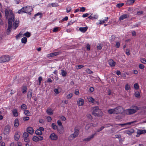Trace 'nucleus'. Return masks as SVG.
<instances>
[{"label": "nucleus", "mask_w": 146, "mask_h": 146, "mask_svg": "<svg viewBox=\"0 0 146 146\" xmlns=\"http://www.w3.org/2000/svg\"><path fill=\"white\" fill-rule=\"evenodd\" d=\"M5 16L7 18L9 17L8 22V28L7 29V34L9 35L11 30L12 26V22L14 21V17L12 11L11 10L6 9L5 10Z\"/></svg>", "instance_id": "obj_1"}, {"label": "nucleus", "mask_w": 146, "mask_h": 146, "mask_svg": "<svg viewBox=\"0 0 146 146\" xmlns=\"http://www.w3.org/2000/svg\"><path fill=\"white\" fill-rule=\"evenodd\" d=\"M92 114L95 116L101 117L102 116V113L101 110L99 109L98 106H96L92 108Z\"/></svg>", "instance_id": "obj_2"}, {"label": "nucleus", "mask_w": 146, "mask_h": 146, "mask_svg": "<svg viewBox=\"0 0 146 146\" xmlns=\"http://www.w3.org/2000/svg\"><path fill=\"white\" fill-rule=\"evenodd\" d=\"M139 108L136 106H132L130 109H127L125 110V113L127 115H130L136 113L139 110Z\"/></svg>", "instance_id": "obj_3"}, {"label": "nucleus", "mask_w": 146, "mask_h": 146, "mask_svg": "<svg viewBox=\"0 0 146 146\" xmlns=\"http://www.w3.org/2000/svg\"><path fill=\"white\" fill-rule=\"evenodd\" d=\"M31 8L30 6H26L23 7L21 9L18 11L19 13H29L31 11Z\"/></svg>", "instance_id": "obj_4"}, {"label": "nucleus", "mask_w": 146, "mask_h": 146, "mask_svg": "<svg viewBox=\"0 0 146 146\" xmlns=\"http://www.w3.org/2000/svg\"><path fill=\"white\" fill-rule=\"evenodd\" d=\"M9 60V57L8 56H3L0 57V62L2 63L8 62Z\"/></svg>", "instance_id": "obj_5"}, {"label": "nucleus", "mask_w": 146, "mask_h": 146, "mask_svg": "<svg viewBox=\"0 0 146 146\" xmlns=\"http://www.w3.org/2000/svg\"><path fill=\"white\" fill-rule=\"evenodd\" d=\"M137 122V121L136 120H135L130 122L126 123H125L115 124L114 125V126H116V127H117L119 125H121L122 126H126L128 125H133L135 123Z\"/></svg>", "instance_id": "obj_6"}, {"label": "nucleus", "mask_w": 146, "mask_h": 146, "mask_svg": "<svg viewBox=\"0 0 146 146\" xmlns=\"http://www.w3.org/2000/svg\"><path fill=\"white\" fill-rule=\"evenodd\" d=\"M114 109L115 113L116 114L121 113L123 112V111L122 107L120 106Z\"/></svg>", "instance_id": "obj_7"}, {"label": "nucleus", "mask_w": 146, "mask_h": 146, "mask_svg": "<svg viewBox=\"0 0 146 146\" xmlns=\"http://www.w3.org/2000/svg\"><path fill=\"white\" fill-rule=\"evenodd\" d=\"M96 132H95L94 134L91 135L90 136H89L87 138L84 139H83V140L87 141H89L91 139H92L94 137V136H96Z\"/></svg>", "instance_id": "obj_8"}, {"label": "nucleus", "mask_w": 146, "mask_h": 146, "mask_svg": "<svg viewBox=\"0 0 146 146\" xmlns=\"http://www.w3.org/2000/svg\"><path fill=\"white\" fill-rule=\"evenodd\" d=\"M49 137L52 140H56L58 138L57 135L54 133L51 134Z\"/></svg>", "instance_id": "obj_9"}, {"label": "nucleus", "mask_w": 146, "mask_h": 146, "mask_svg": "<svg viewBox=\"0 0 146 146\" xmlns=\"http://www.w3.org/2000/svg\"><path fill=\"white\" fill-rule=\"evenodd\" d=\"M146 133V131L145 130H138L137 132V134L136 135V136L137 137H139V135L143 133Z\"/></svg>", "instance_id": "obj_10"}, {"label": "nucleus", "mask_w": 146, "mask_h": 146, "mask_svg": "<svg viewBox=\"0 0 146 146\" xmlns=\"http://www.w3.org/2000/svg\"><path fill=\"white\" fill-rule=\"evenodd\" d=\"M10 129V127L7 125L5 127V129L4 131V134L7 135L9 134Z\"/></svg>", "instance_id": "obj_11"}, {"label": "nucleus", "mask_w": 146, "mask_h": 146, "mask_svg": "<svg viewBox=\"0 0 146 146\" xmlns=\"http://www.w3.org/2000/svg\"><path fill=\"white\" fill-rule=\"evenodd\" d=\"M134 131V129H131L129 130H127L124 131V133H125L128 134L129 135H132Z\"/></svg>", "instance_id": "obj_12"}, {"label": "nucleus", "mask_w": 146, "mask_h": 146, "mask_svg": "<svg viewBox=\"0 0 146 146\" xmlns=\"http://www.w3.org/2000/svg\"><path fill=\"white\" fill-rule=\"evenodd\" d=\"M27 133L32 135L34 133V130L33 128L31 127H29L27 128Z\"/></svg>", "instance_id": "obj_13"}, {"label": "nucleus", "mask_w": 146, "mask_h": 146, "mask_svg": "<svg viewBox=\"0 0 146 146\" xmlns=\"http://www.w3.org/2000/svg\"><path fill=\"white\" fill-rule=\"evenodd\" d=\"M84 100L83 99L79 98V100L77 102V104L78 106H81L83 105Z\"/></svg>", "instance_id": "obj_14"}, {"label": "nucleus", "mask_w": 146, "mask_h": 146, "mask_svg": "<svg viewBox=\"0 0 146 146\" xmlns=\"http://www.w3.org/2000/svg\"><path fill=\"white\" fill-rule=\"evenodd\" d=\"M128 17L129 16L127 14H123L119 17V20L120 21H121L125 19L128 18Z\"/></svg>", "instance_id": "obj_15"}, {"label": "nucleus", "mask_w": 146, "mask_h": 146, "mask_svg": "<svg viewBox=\"0 0 146 146\" xmlns=\"http://www.w3.org/2000/svg\"><path fill=\"white\" fill-rule=\"evenodd\" d=\"M108 62L109 65L111 67L114 66L116 64V62L112 59L109 60Z\"/></svg>", "instance_id": "obj_16"}, {"label": "nucleus", "mask_w": 146, "mask_h": 146, "mask_svg": "<svg viewBox=\"0 0 146 146\" xmlns=\"http://www.w3.org/2000/svg\"><path fill=\"white\" fill-rule=\"evenodd\" d=\"M58 132L61 134H62L64 132V128L63 126L58 127L57 129Z\"/></svg>", "instance_id": "obj_17"}, {"label": "nucleus", "mask_w": 146, "mask_h": 146, "mask_svg": "<svg viewBox=\"0 0 146 146\" xmlns=\"http://www.w3.org/2000/svg\"><path fill=\"white\" fill-rule=\"evenodd\" d=\"M18 132H16L14 135V139L15 140L18 141L20 138V136Z\"/></svg>", "instance_id": "obj_18"}, {"label": "nucleus", "mask_w": 146, "mask_h": 146, "mask_svg": "<svg viewBox=\"0 0 146 146\" xmlns=\"http://www.w3.org/2000/svg\"><path fill=\"white\" fill-rule=\"evenodd\" d=\"M134 0H127L126 1V4L127 5H132L135 2Z\"/></svg>", "instance_id": "obj_19"}, {"label": "nucleus", "mask_w": 146, "mask_h": 146, "mask_svg": "<svg viewBox=\"0 0 146 146\" xmlns=\"http://www.w3.org/2000/svg\"><path fill=\"white\" fill-rule=\"evenodd\" d=\"M32 90H29V91L28 92L27 97L29 99H31L32 96Z\"/></svg>", "instance_id": "obj_20"}, {"label": "nucleus", "mask_w": 146, "mask_h": 146, "mask_svg": "<svg viewBox=\"0 0 146 146\" xmlns=\"http://www.w3.org/2000/svg\"><path fill=\"white\" fill-rule=\"evenodd\" d=\"M88 27H80L79 28V30L81 32L85 33L87 30Z\"/></svg>", "instance_id": "obj_21"}, {"label": "nucleus", "mask_w": 146, "mask_h": 146, "mask_svg": "<svg viewBox=\"0 0 146 146\" xmlns=\"http://www.w3.org/2000/svg\"><path fill=\"white\" fill-rule=\"evenodd\" d=\"M12 113L13 115L15 117H17L18 115V113L17 112V110L16 109H13L12 110Z\"/></svg>", "instance_id": "obj_22"}, {"label": "nucleus", "mask_w": 146, "mask_h": 146, "mask_svg": "<svg viewBox=\"0 0 146 146\" xmlns=\"http://www.w3.org/2000/svg\"><path fill=\"white\" fill-rule=\"evenodd\" d=\"M13 25L14 26L13 29H15L19 25V21H17V20H16L14 23L13 24Z\"/></svg>", "instance_id": "obj_23"}, {"label": "nucleus", "mask_w": 146, "mask_h": 146, "mask_svg": "<svg viewBox=\"0 0 146 146\" xmlns=\"http://www.w3.org/2000/svg\"><path fill=\"white\" fill-rule=\"evenodd\" d=\"M76 135L74 134L73 133L72 134L70 135L69 137V140L70 141H71L72 140H73L74 138L77 137Z\"/></svg>", "instance_id": "obj_24"}, {"label": "nucleus", "mask_w": 146, "mask_h": 146, "mask_svg": "<svg viewBox=\"0 0 146 146\" xmlns=\"http://www.w3.org/2000/svg\"><path fill=\"white\" fill-rule=\"evenodd\" d=\"M46 112L47 114L49 115H51L53 114L52 110L50 108H48L46 110Z\"/></svg>", "instance_id": "obj_25"}, {"label": "nucleus", "mask_w": 146, "mask_h": 146, "mask_svg": "<svg viewBox=\"0 0 146 146\" xmlns=\"http://www.w3.org/2000/svg\"><path fill=\"white\" fill-rule=\"evenodd\" d=\"M27 90V87L26 86H23L22 88V93L23 94H25L26 93Z\"/></svg>", "instance_id": "obj_26"}, {"label": "nucleus", "mask_w": 146, "mask_h": 146, "mask_svg": "<svg viewBox=\"0 0 146 146\" xmlns=\"http://www.w3.org/2000/svg\"><path fill=\"white\" fill-rule=\"evenodd\" d=\"M108 112L110 114L115 113V109H109L108 110Z\"/></svg>", "instance_id": "obj_27"}, {"label": "nucleus", "mask_w": 146, "mask_h": 146, "mask_svg": "<svg viewBox=\"0 0 146 146\" xmlns=\"http://www.w3.org/2000/svg\"><path fill=\"white\" fill-rule=\"evenodd\" d=\"M93 126V123L88 124L85 126V129L86 130H88L90 128V127Z\"/></svg>", "instance_id": "obj_28"}, {"label": "nucleus", "mask_w": 146, "mask_h": 146, "mask_svg": "<svg viewBox=\"0 0 146 146\" xmlns=\"http://www.w3.org/2000/svg\"><path fill=\"white\" fill-rule=\"evenodd\" d=\"M19 121L18 119H15L14 121V126L15 127H17L19 126Z\"/></svg>", "instance_id": "obj_29"}, {"label": "nucleus", "mask_w": 146, "mask_h": 146, "mask_svg": "<svg viewBox=\"0 0 146 146\" xmlns=\"http://www.w3.org/2000/svg\"><path fill=\"white\" fill-rule=\"evenodd\" d=\"M36 134L38 135H40L42 134V132L39 129H37L35 131Z\"/></svg>", "instance_id": "obj_30"}, {"label": "nucleus", "mask_w": 146, "mask_h": 146, "mask_svg": "<svg viewBox=\"0 0 146 146\" xmlns=\"http://www.w3.org/2000/svg\"><path fill=\"white\" fill-rule=\"evenodd\" d=\"M27 41V39L26 37H23L21 39V42L22 43L25 44Z\"/></svg>", "instance_id": "obj_31"}, {"label": "nucleus", "mask_w": 146, "mask_h": 146, "mask_svg": "<svg viewBox=\"0 0 146 146\" xmlns=\"http://www.w3.org/2000/svg\"><path fill=\"white\" fill-rule=\"evenodd\" d=\"M31 35V33L28 32H27L26 33L24 34L23 36H25L27 37H29Z\"/></svg>", "instance_id": "obj_32"}, {"label": "nucleus", "mask_w": 146, "mask_h": 146, "mask_svg": "<svg viewBox=\"0 0 146 146\" xmlns=\"http://www.w3.org/2000/svg\"><path fill=\"white\" fill-rule=\"evenodd\" d=\"M88 101L92 103H93L94 101V99L92 97H88Z\"/></svg>", "instance_id": "obj_33"}, {"label": "nucleus", "mask_w": 146, "mask_h": 146, "mask_svg": "<svg viewBox=\"0 0 146 146\" xmlns=\"http://www.w3.org/2000/svg\"><path fill=\"white\" fill-rule=\"evenodd\" d=\"M79 133V130L76 129H74V132L73 133L74 134L76 135V136H77Z\"/></svg>", "instance_id": "obj_34"}, {"label": "nucleus", "mask_w": 146, "mask_h": 146, "mask_svg": "<svg viewBox=\"0 0 146 146\" xmlns=\"http://www.w3.org/2000/svg\"><path fill=\"white\" fill-rule=\"evenodd\" d=\"M27 106L25 104H23L21 106V108L23 110H25L27 109Z\"/></svg>", "instance_id": "obj_35"}, {"label": "nucleus", "mask_w": 146, "mask_h": 146, "mask_svg": "<svg viewBox=\"0 0 146 146\" xmlns=\"http://www.w3.org/2000/svg\"><path fill=\"white\" fill-rule=\"evenodd\" d=\"M23 136L24 138H26L29 137V135L27 133L25 132L23 133Z\"/></svg>", "instance_id": "obj_36"}, {"label": "nucleus", "mask_w": 146, "mask_h": 146, "mask_svg": "<svg viewBox=\"0 0 146 146\" xmlns=\"http://www.w3.org/2000/svg\"><path fill=\"white\" fill-rule=\"evenodd\" d=\"M102 47V44H98L97 45V48L98 50H100Z\"/></svg>", "instance_id": "obj_37"}, {"label": "nucleus", "mask_w": 146, "mask_h": 146, "mask_svg": "<svg viewBox=\"0 0 146 146\" xmlns=\"http://www.w3.org/2000/svg\"><path fill=\"white\" fill-rule=\"evenodd\" d=\"M88 18L89 19H96L98 18V17L96 15H95L93 17L91 15L90 16H89Z\"/></svg>", "instance_id": "obj_38"}, {"label": "nucleus", "mask_w": 146, "mask_h": 146, "mask_svg": "<svg viewBox=\"0 0 146 146\" xmlns=\"http://www.w3.org/2000/svg\"><path fill=\"white\" fill-rule=\"evenodd\" d=\"M107 125H106L105 127L104 126H102L97 131V132H99L100 131H102L104 127H109V126H106Z\"/></svg>", "instance_id": "obj_39"}, {"label": "nucleus", "mask_w": 146, "mask_h": 146, "mask_svg": "<svg viewBox=\"0 0 146 146\" xmlns=\"http://www.w3.org/2000/svg\"><path fill=\"white\" fill-rule=\"evenodd\" d=\"M52 127L54 130L57 129L58 128L57 126L54 123H52Z\"/></svg>", "instance_id": "obj_40"}, {"label": "nucleus", "mask_w": 146, "mask_h": 146, "mask_svg": "<svg viewBox=\"0 0 146 146\" xmlns=\"http://www.w3.org/2000/svg\"><path fill=\"white\" fill-rule=\"evenodd\" d=\"M24 113L27 116H29V115L30 113L29 111V110H24Z\"/></svg>", "instance_id": "obj_41"}, {"label": "nucleus", "mask_w": 146, "mask_h": 146, "mask_svg": "<svg viewBox=\"0 0 146 146\" xmlns=\"http://www.w3.org/2000/svg\"><path fill=\"white\" fill-rule=\"evenodd\" d=\"M67 73L66 71L63 70H62L61 74L63 76H66Z\"/></svg>", "instance_id": "obj_42"}, {"label": "nucleus", "mask_w": 146, "mask_h": 146, "mask_svg": "<svg viewBox=\"0 0 146 146\" xmlns=\"http://www.w3.org/2000/svg\"><path fill=\"white\" fill-rule=\"evenodd\" d=\"M116 37L114 35L111 36V38L110 39V40L111 42H113L115 39Z\"/></svg>", "instance_id": "obj_43"}, {"label": "nucleus", "mask_w": 146, "mask_h": 146, "mask_svg": "<svg viewBox=\"0 0 146 146\" xmlns=\"http://www.w3.org/2000/svg\"><path fill=\"white\" fill-rule=\"evenodd\" d=\"M33 140L35 141H37L39 140V139L38 137L34 136L33 137Z\"/></svg>", "instance_id": "obj_44"}, {"label": "nucleus", "mask_w": 146, "mask_h": 146, "mask_svg": "<svg viewBox=\"0 0 146 146\" xmlns=\"http://www.w3.org/2000/svg\"><path fill=\"white\" fill-rule=\"evenodd\" d=\"M83 67H84V66L81 65H79L76 66V68L77 70L81 69Z\"/></svg>", "instance_id": "obj_45"}, {"label": "nucleus", "mask_w": 146, "mask_h": 146, "mask_svg": "<svg viewBox=\"0 0 146 146\" xmlns=\"http://www.w3.org/2000/svg\"><path fill=\"white\" fill-rule=\"evenodd\" d=\"M60 53V52H54L52 53V56H56L58 55Z\"/></svg>", "instance_id": "obj_46"}, {"label": "nucleus", "mask_w": 146, "mask_h": 146, "mask_svg": "<svg viewBox=\"0 0 146 146\" xmlns=\"http://www.w3.org/2000/svg\"><path fill=\"white\" fill-rule=\"evenodd\" d=\"M73 96V94L72 93L70 94H68L66 97V98L67 99H69L71 98Z\"/></svg>", "instance_id": "obj_47"}, {"label": "nucleus", "mask_w": 146, "mask_h": 146, "mask_svg": "<svg viewBox=\"0 0 146 146\" xmlns=\"http://www.w3.org/2000/svg\"><path fill=\"white\" fill-rule=\"evenodd\" d=\"M86 72L88 74H92L93 73V72L91 71L90 69L89 68H87L86 70Z\"/></svg>", "instance_id": "obj_48"}, {"label": "nucleus", "mask_w": 146, "mask_h": 146, "mask_svg": "<svg viewBox=\"0 0 146 146\" xmlns=\"http://www.w3.org/2000/svg\"><path fill=\"white\" fill-rule=\"evenodd\" d=\"M124 5V4L123 3H118L117 5L116 6L118 8H120L123 6Z\"/></svg>", "instance_id": "obj_49"}, {"label": "nucleus", "mask_w": 146, "mask_h": 146, "mask_svg": "<svg viewBox=\"0 0 146 146\" xmlns=\"http://www.w3.org/2000/svg\"><path fill=\"white\" fill-rule=\"evenodd\" d=\"M130 88V86L128 84H127L125 85V89L126 90H127L129 89Z\"/></svg>", "instance_id": "obj_50"}, {"label": "nucleus", "mask_w": 146, "mask_h": 146, "mask_svg": "<svg viewBox=\"0 0 146 146\" xmlns=\"http://www.w3.org/2000/svg\"><path fill=\"white\" fill-rule=\"evenodd\" d=\"M134 87L135 89H138L139 88L138 84L137 83H135L134 85Z\"/></svg>", "instance_id": "obj_51"}, {"label": "nucleus", "mask_w": 146, "mask_h": 146, "mask_svg": "<svg viewBox=\"0 0 146 146\" xmlns=\"http://www.w3.org/2000/svg\"><path fill=\"white\" fill-rule=\"evenodd\" d=\"M71 10V8L70 7H69L67 8H66V12L67 13L70 12Z\"/></svg>", "instance_id": "obj_52"}, {"label": "nucleus", "mask_w": 146, "mask_h": 146, "mask_svg": "<svg viewBox=\"0 0 146 146\" xmlns=\"http://www.w3.org/2000/svg\"><path fill=\"white\" fill-rule=\"evenodd\" d=\"M52 6L53 7H56L58 6V4L56 3H53L51 4Z\"/></svg>", "instance_id": "obj_53"}, {"label": "nucleus", "mask_w": 146, "mask_h": 146, "mask_svg": "<svg viewBox=\"0 0 146 146\" xmlns=\"http://www.w3.org/2000/svg\"><path fill=\"white\" fill-rule=\"evenodd\" d=\"M141 62L143 64H145L146 63V61L145 58H143L140 60Z\"/></svg>", "instance_id": "obj_54"}, {"label": "nucleus", "mask_w": 146, "mask_h": 146, "mask_svg": "<svg viewBox=\"0 0 146 146\" xmlns=\"http://www.w3.org/2000/svg\"><path fill=\"white\" fill-rule=\"evenodd\" d=\"M120 45V43L119 42H116L115 46L117 48H119Z\"/></svg>", "instance_id": "obj_55"}, {"label": "nucleus", "mask_w": 146, "mask_h": 146, "mask_svg": "<svg viewBox=\"0 0 146 146\" xmlns=\"http://www.w3.org/2000/svg\"><path fill=\"white\" fill-rule=\"evenodd\" d=\"M57 123L58 125L59 126V127H61V126H62V123L60 121L58 120L57 121Z\"/></svg>", "instance_id": "obj_56"}, {"label": "nucleus", "mask_w": 146, "mask_h": 146, "mask_svg": "<svg viewBox=\"0 0 146 146\" xmlns=\"http://www.w3.org/2000/svg\"><path fill=\"white\" fill-rule=\"evenodd\" d=\"M139 68L141 69L144 68L145 67L142 64H140L139 66Z\"/></svg>", "instance_id": "obj_57"}, {"label": "nucleus", "mask_w": 146, "mask_h": 146, "mask_svg": "<svg viewBox=\"0 0 146 146\" xmlns=\"http://www.w3.org/2000/svg\"><path fill=\"white\" fill-rule=\"evenodd\" d=\"M42 78L40 76L38 78V82H39V85H40V84L41 82V81H42Z\"/></svg>", "instance_id": "obj_58"}, {"label": "nucleus", "mask_w": 146, "mask_h": 146, "mask_svg": "<svg viewBox=\"0 0 146 146\" xmlns=\"http://www.w3.org/2000/svg\"><path fill=\"white\" fill-rule=\"evenodd\" d=\"M86 116L89 119H92V116H91V115L89 114H88L87 115H86Z\"/></svg>", "instance_id": "obj_59"}, {"label": "nucleus", "mask_w": 146, "mask_h": 146, "mask_svg": "<svg viewBox=\"0 0 146 146\" xmlns=\"http://www.w3.org/2000/svg\"><path fill=\"white\" fill-rule=\"evenodd\" d=\"M135 95L136 97L138 98L140 94L139 92H137L135 93Z\"/></svg>", "instance_id": "obj_60"}, {"label": "nucleus", "mask_w": 146, "mask_h": 146, "mask_svg": "<svg viewBox=\"0 0 146 146\" xmlns=\"http://www.w3.org/2000/svg\"><path fill=\"white\" fill-rule=\"evenodd\" d=\"M24 140L25 142H28L29 141V138L28 137H27L26 138H24Z\"/></svg>", "instance_id": "obj_61"}, {"label": "nucleus", "mask_w": 146, "mask_h": 146, "mask_svg": "<svg viewBox=\"0 0 146 146\" xmlns=\"http://www.w3.org/2000/svg\"><path fill=\"white\" fill-rule=\"evenodd\" d=\"M143 13V11H139L137 12V14L138 15H140L142 14Z\"/></svg>", "instance_id": "obj_62"}, {"label": "nucleus", "mask_w": 146, "mask_h": 146, "mask_svg": "<svg viewBox=\"0 0 146 146\" xmlns=\"http://www.w3.org/2000/svg\"><path fill=\"white\" fill-rule=\"evenodd\" d=\"M60 118L63 121H64L66 119L65 117L63 116H60Z\"/></svg>", "instance_id": "obj_63"}, {"label": "nucleus", "mask_w": 146, "mask_h": 146, "mask_svg": "<svg viewBox=\"0 0 146 146\" xmlns=\"http://www.w3.org/2000/svg\"><path fill=\"white\" fill-rule=\"evenodd\" d=\"M58 30V27H55L54 28L53 30V32H57Z\"/></svg>", "instance_id": "obj_64"}]
</instances>
